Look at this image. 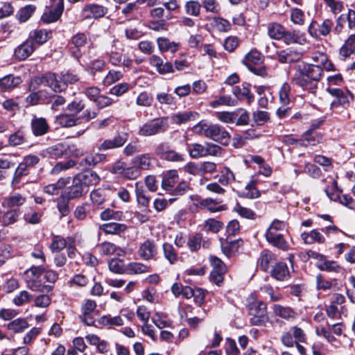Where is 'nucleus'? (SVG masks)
<instances>
[{"instance_id": "nucleus-33", "label": "nucleus", "mask_w": 355, "mask_h": 355, "mask_svg": "<svg viewBox=\"0 0 355 355\" xmlns=\"http://www.w3.org/2000/svg\"><path fill=\"white\" fill-rule=\"evenodd\" d=\"M221 201H218L216 200H214L212 198H205L201 200L199 202L200 207L202 209H206L210 212L214 213L217 211H220L222 210H225V207L224 205H218Z\"/></svg>"}, {"instance_id": "nucleus-21", "label": "nucleus", "mask_w": 355, "mask_h": 355, "mask_svg": "<svg viewBox=\"0 0 355 355\" xmlns=\"http://www.w3.org/2000/svg\"><path fill=\"white\" fill-rule=\"evenodd\" d=\"M299 63L302 65V70L309 75L313 83L318 85V83L322 76V69L318 64H306L304 62Z\"/></svg>"}, {"instance_id": "nucleus-31", "label": "nucleus", "mask_w": 355, "mask_h": 355, "mask_svg": "<svg viewBox=\"0 0 355 355\" xmlns=\"http://www.w3.org/2000/svg\"><path fill=\"white\" fill-rule=\"evenodd\" d=\"M284 30L285 27L277 22H270L267 26L268 36L276 40H282Z\"/></svg>"}, {"instance_id": "nucleus-56", "label": "nucleus", "mask_w": 355, "mask_h": 355, "mask_svg": "<svg viewBox=\"0 0 355 355\" xmlns=\"http://www.w3.org/2000/svg\"><path fill=\"white\" fill-rule=\"evenodd\" d=\"M202 236L200 233H196L191 236L187 241V245L191 252L198 250L201 247Z\"/></svg>"}, {"instance_id": "nucleus-2", "label": "nucleus", "mask_w": 355, "mask_h": 355, "mask_svg": "<svg viewBox=\"0 0 355 355\" xmlns=\"http://www.w3.org/2000/svg\"><path fill=\"white\" fill-rule=\"evenodd\" d=\"M187 151L193 159L207 156H218L221 148L214 144L206 142L204 144L193 143L187 145Z\"/></svg>"}, {"instance_id": "nucleus-52", "label": "nucleus", "mask_w": 355, "mask_h": 355, "mask_svg": "<svg viewBox=\"0 0 355 355\" xmlns=\"http://www.w3.org/2000/svg\"><path fill=\"white\" fill-rule=\"evenodd\" d=\"M220 247L223 253L227 257H230L232 256V253L236 250L237 243L236 242V241L229 240L228 239H221Z\"/></svg>"}, {"instance_id": "nucleus-13", "label": "nucleus", "mask_w": 355, "mask_h": 355, "mask_svg": "<svg viewBox=\"0 0 355 355\" xmlns=\"http://www.w3.org/2000/svg\"><path fill=\"white\" fill-rule=\"evenodd\" d=\"M88 190L76 175L73 178L71 185L67 188V196L69 199H73L82 196Z\"/></svg>"}, {"instance_id": "nucleus-42", "label": "nucleus", "mask_w": 355, "mask_h": 355, "mask_svg": "<svg viewBox=\"0 0 355 355\" xmlns=\"http://www.w3.org/2000/svg\"><path fill=\"white\" fill-rule=\"evenodd\" d=\"M236 104L237 101L229 95L216 96L215 100L209 103V105L212 108H216L220 105L235 106Z\"/></svg>"}, {"instance_id": "nucleus-15", "label": "nucleus", "mask_w": 355, "mask_h": 355, "mask_svg": "<svg viewBox=\"0 0 355 355\" xmlns=\"http://www.w3.org/2000/svg\"><path fill=\"white\" fill-rule=\"evenodd\" d=\"M265 237L272 245L282 250L288 249V244L282 234L277 233V232L266 231Z\"/></svg>"}, {"instance_id": "nucleus-41", "label": "nucleus", "mask_w": 355, "mask_h": 355, "mask_svg": "<svg viewBox=\"0 0 355 355\" xmlns=\"http://www.w3.org/2000/svg\"><path fill=\"white\" fill-rule=\"evenodd\" d=\"M263 60V55L260 52L257 50H252L245 55L243 62L248 68H249V66L262 63Z\"/></svg>"}, {"instance_id": "nucleus-51", "label": "nucleus", "mask_w": 355, "mask_h": 355, "mask_svg": "<svg viewBox=\"0 0 355 355\" xmlns=\"http://www.w3.org/2000/svg\"><path fill=\"white\" fill-rule=\"evenodd\" d=\"M105 53L109 57V62L114 66H120L122 61L121 53L116 50L114 45L107 48Z\"/></svg>"}, {"instance_id": "nucleus-24", "label": "nucleus", "mask_w": 355, "mask_h": 355, "mask_svg": "<svg viewBox=\"0 0 355 355\" xmlns=\"http://www.w3.org/2000/svg\"><path fill=\"white\" fill-rule=\"evenodd\" d=\"M179 179L175 170H170L166 173L162 178V187L166 191H171Z\"/></svg>"}, {"instance_id": "nucleus-6", "label": "nucleus", "mask_w": 355, "mask_h": 355, "mask_svg": "<svg viewBox=\"0 0 355 355\" xmlns=\"http://www.w3.org/2000/svg\"><path fill=\"white\" fill-rule=\"evenodd\" d=\"M295 73L292 79L293 83L302 87L304 89H306L310 91L311 93H314L318 85L313 83L309 75L302 70V65L298 62L295 66Z\"/></svg>"}, {"instance_id": "nucleus-58", "label": "nucleus", "mask_w": 355, "mask_h": 355, "mask_svg": "<svg viewBox=\"0 0 355 355\" xmlns=\"http://www.w3.org/2000/svg\"><path fill=\"white\" fill-rule=\"evenodd\" d=\"M150 15L155 19H162L165 17L166 20H169L172 18L171 12H168L164 6L156 7L151 9Z\"/></svg>"}, {"instance_id": "nucleus-8", "label": "nucleus", "mask_w": 355, "mask_h": 355, "mask_svg": "<svg viewBox=\"0 0 355 355\" xmlns=\"http://www.w3.org/2000/svg\"><path fill=\"white\" fill-rule=\"evenodd\" d=\"M230 135L225 128L218 124H210L207 138L227 145L230 141Z\"/></svg>"}, {"instance_id": "nucleus-30", "label": "nucleus", "mask_w": 355, "mask_h": 355, "mask_svg": "<svg viewBox=\"0 0 355 355\" xmlns=\"http://www.w3.org/2000/svg\"><path fill=\"white\" fill-rule=\"evenodd\" d=\"M149 271V266L139 262H131L125 265V273L128 275H140Z\"/></svg>"}, {"instance_id": "nucleus-7", "label": "nucleus", "mask_w": 355, "mask_h": 355, "mask_svg": "<svg viewBox=\"0 0 355 355\" xmlns=\"http://www.w3.org/2000/svg\"><path fill=\"white\" fill-rule=\"evenodd\" d=\"M334 23L332 20L326 19L321 24H318L315 21H313L308 28L309 33L313 37H318L320 36H327L332 29Z\"/></svg>"}, {"instance_id": "nucleus-53", "label": "nucleus", "mask_w": 355, "mask_h": 355, "mask_svg": "<svg viewBox=\"0 0 355 355\" xmlns=\"http://www.w3.org/2000/svg\"><path fill=\"white\" fill-rule=\"evenodd\" d=\"M290 19L292 23L295 25L303 26L305 23L304 13L301 9L297 8L291 9Z\"/></svg>"}, {"instance_id": "nucleus-37", "label": "nucleus", "mask_w": 355, "mask_h": 355, "mask_svg": "<svg viewBox=\"0 0 355 355\" xmlns=\"http://www.w3.org/2000/svg\"><path fill=\"white\" fill-rule=\"evenodd\" d=\"M274 312L277 316L286 320L295 319L297 317V313L291 308L279 304L274 306Z\"/></svg>"}, {"instance_id": "nucleus-26", "label": "nucleus", "mask_w": 355, "mask_h": 355, "mask_svg": "<svg viewBox=\"0 0 355 355\" xmlns=\"http://www.w3.org/2000/svg\"><path fill=\"white\" fill-rule=\"evenodd\" d=\"M77 175L87 190L89 187L96 185L100 180L98 175L93 171H85L78 173Z\"/></svg>"}, {"instance_id": "nucleus-36", "label": "nucleus", "mask_w": 355, "mask_h": 355, "mask_svg": "<svg viewBox=\"0 0 355 355\" xmlns=\"http://www.w3.org/2000/svg\"><path fill=\"white\" fill-rule=\"evenodd\" d=\"M258 180L252 177L245 187L244 196L249 199H255L260 196V191L257 189Z\"/></svg>"}, {"instance_id": "nucleus-39", "label": "nucleus", "mask_w": 355, "mask_h": 355, "mask_svg": "<svg viewBox=\"0 0 355 355\" xmlns=\"http://www.w3.org/2000/svg\"><path fill=\"white\" fill-rule=\"evenodd\" d=\"M202 4L196 0H189L185 2L184 12L187 15L198 17L200 14Z\"/></svg>"}, {"instance_id": "nucleus-55", "label": "nucleus", "mask_w": 355, "mask_h": 355, "mask_svg": "<svg viewBox=\"0 0 355 355\" xmlns=\"http://www.w3.org/2000/svg\"><path fill=\"white\" fill-rule=\"evenodd\" d=\"M33 295L28 292L27 291H21L18 294H17L13 300V304L17 306H21L26 303L31 302Z\"/></svg>"}, {"instance_id": "nucleus-3", "label": "nucleus", "mask_w": 355, "mask_h": 355, "mask_svg": "<svg viewBox=\"0 0 355 355\" xmlns=\"http://www.w3.org/2000/svg\"><path fill=\"white\" fill-rule=\"evenodd\" d=\"M40 86L49 87L57 92H60L65 89L64 83L59 82L56 76L51 73L35 77L31 82L30 88L35 90Z\"/></svg>"}, {"instance_id": "nucleus-23", "label": "nucleus", "mask_w": 355, "mask_h": 355, "mask_svg": "<svg viewBox=\"0 0 355 355\" xmlns=\"http://www.w3.org/2000/svg\"><path fill=\"white\" fill-rule=\"evenodd\" d=\"M132 163L140 170H148L152 166V156L150 153H144L135 156Z\"/></svg>"}, {"instance_id": "nucleus-60", "label": "nucleus", "mask_w": 355, "mask_h": 355, "mask_svg": "<svg viewBox=\"0 0 355 355\" xmlns=\"http://www.w3.org/2000/svg\"><path fill=\"white\" fill-rule=\"evenodd\" d=\"M202 6L207 12L213 14H218L221 10V6L216 0H202Z\"/></svg>"}, {"instance_id": "nucleus-16", "label": "nucleus", "mask_w": 355, "mask_h": 355, "mask_svg": "<svg viewBox=\"0 0 355 355\" xmlns=\"http://www.w3.org/2000/svg\"><path fill=\"white\" fill-rule=\"evenodd\" d=\"M250 84L248 83H243L240 85L235 86L232 88L233 94L239 100L245 99L248 103H251L254 101V95L250 92Z\"/></svg>"}, {"instance_id": "nucleus-20", "label": "nucleus", "mask_w": 355, "mask_h": 355, "mask_svg": "<svg viewBox=\"0 0 355 355\" xmlns=\"http://www.w3.org/2000/svg\"><path fill=\"white\" fill-rule=\"evenodd\" d=\"M199 114L194 111L178 112L171 116L173 123L180 125L196 120Z\"/></svg>"}, {"instance_id": "nucleus-44", "label": "nucleus", "mask_w": 355, "mask_h": 355, "mask_svg": "<svg viewBox=\"0 0 355 355\" xmlns=\"http://www.w3.org/2000/svg\"><path fill=\"white\" fill-rule=\"evenodd\" d=\"M157 43L161 52L171 51V53H175L178 49V44L175 42H170L166 37H158Z\"/></svg>"}, {"instance_id": "nucleus-46", "label": "nucleus", "mask_w": 355, "mask_h": 355, "mask_svg": "<svg viewBox=\"0 0 355 355\" xmlns=\"http://www.w3.org/2000/svg\"><path fill=\"white\" fill-rule=\"evenodd\" d=\"M139 182L135 183V193L137 197V201L139 205L144 207L145 209H148L150 202V198L148 196H146V192L143 189L141 186H139Z\"/></svg>"}, {"instance_id": "nucleus-19", "label": "nucleus", "mask_w": 355, "mask_h": 355, "mask_svg": "<svg viewBox=\"0 0 355 355\" xmlns=\"http://www.w3.org/2000/svg\"><path fill=\"white\" fill-rule=\"evenodd\" d=\"M322 140V135L320 133L306 130L297 141L300 142L301 146H307L309 145L315 146L321 142Z\"/></svg>"}, {"instance_id": "nucleus-38", "label": "nucleus", "mask_w": 355, "mask_h": 355, "mask_svg": "<svg viewBox=\"0 0 355 355\" xmlns=\"http://www.w3.org/2000/svg\"><path fill=\"white\" fill-rule=\"evenodd\" d=\"M289 275L288 268L286 263H278L275 264L271 271V275L277 280L283 281Z\"/></svg>"}, {"instance_id": "nucleus-61", "label": "nucleus", "mask_w": 355, "mask_h": 355, "mask_svg": "<svg viewBox=\"0 0 355 355\" xmlns=\"http://www.w3.org/2000/svg\"><path fill=\"white\" fill-rule=\"evenodd\" d=\"M27 286L33 291L44 292L51 290V286L49 285H43L35 279H29L27 280Z\"/></svg>"}, {"instance_id": "nucleus-18", "label": "nucleus", "mask_w": 355, "mask_h": 355, "mask_svg": "<svg viewBox=\"0 0 355 355\" xmlns=\"http://www.w3.org/2000/svg\"><path fill=\"white\" fill-rule=\"evenodd\" d=\"M35 47L31 40H27L15 50V56L19 60H24L34 51Z\"/></svg>"}, {"instance_id": "nucleus-11", "label": "nucleus", "mask_w": 355, "mask_h": 355, "mask_svg": "<svg viewBox=\"0 0 355 355\" xmlns=\"http://www.w3.org/2000/svg\"><path fill=\"white\" fill-rule=\"evenodd\" d=\"M157 254V246L154 241L150 239L142 243L138 250V254L145 261L153 259Z\"/></svg>"}, {"instance_id": "nucleus-32", "label": "nucleus", "mask_w": 355, "mask_h": 355, "mask_svg": "<svg viewBox=\"0 0 355 355\" xmlns=\"http://www.w3.org/2000/svg\"><path fill=\"white\" fill-rule=\"evenodd\" d=\"M69 178H60L56 183L50 184L43 188V191L50 196H57L68 183Z\"/></svg>"}, {"instance_id": "nucleus-10", "label": "nucleus", "mask_w": 355, "mask_h": 355, "mask_svg": "<svg viewBox=\"0 0 355 355\" xmlns=\"http://www.w3.org/2000/svg\"><path fill=\"white\" fill-rule=\"evenodd\" d=\"M107 12V8L96 3H89L84 6L83 14L85 19H98L104 17Z\"/></svg>"}, {"instance_id": "nucleus-48", "label": "nucleus", "mask_w": 355, "mask_h": 355, "mask_svg": "<svg viewBox=\"0 0 355 355\" xmlns=\"http://www.w3.org/2000/svg\"><path fill=\"white\" fill-rule=\"evenodd\" d=\"M302 239L307 244H311L315 241L322 243L324 241V236L316 230H313L310 232H304L301 235Z\"/></svg>"}, {"instance_id": "nucleus-28", "label": "nucleus", "mask_w": 355, "mask_h": 355, "mask_svg": "<svg viewBox=\"0 0 355 355\" xmlns=\"http://www.w3.org/2000/svg\"><path fill=\"white\" fill-rule=\"evenodd\" d=\"M126 225L122 223H107L99 226V230L106 234H119L126 230Z\"/></svg>"}, {"instance_id": "nucleus-62", "label": "nucleus", "mask_w": 355, "mask_h": 355, "mask_svg": "<svg viewBox=\"0 0 355 355\" xmlns=\"http://www.w3.org/2000/svg\"><path fill=\"white\" fill-rule=\"evenodd\" d=\"M109 269L116 274L125 273V265L123 264V261L119 259H112L108 262Z\"/></svg>"}, {"instance_id": "nucleus-1", "label": "nucleus", "mask_w": 355, "mask_h": 355, "mask_svg": "<svg viewBox=\"0 0 355 355\" xmlns=\"http://www.w3.org/2000/svg\"><path fill=\"white\" fill-rule=\"evenodd\" d=\"M168 128L167 117H159L148 121L139 129L138 135L141 137H151L166 132Z\"/></svg>"}, {"instance_id": "nucleus-43", "label": "nucleus", "mask_w": 355, "mask_h": 355, "mask_svg": "<svg viewBox=\"0 0 355 355\" xmlns=\"http://www.w3.org/2000/svg\"><path fill=\"white\" fill-rule=\"evenodd\" d=\"M171 292L175 297L182 296L185 299L191 298V288L184 286L180 283H174L171 286Z\"/></svg>"}, {"instance_id": "nucleus-50", "label": "nucleus", "mask_w": 355, "mask_h": 355, "mask_svg": "<svg viewBox=\"0 0 355 355\" xmlns=\"http://www.w3.org/2000/svg\"><path fill=\"white\" fill-rule=\"evenodd\" d=\"M26 202V198L19 193H15L12 196L6 198L3 202V205L8 207H19L24 205Z\"/></svg>"}, {"instance_id": "nucleus-5", "label": "nucleus", "mask_w": 355, "mask_h": 355, "mask_svg": "<svg viewBox=\"0 0 355 355\" xmlns=\"http://www.w3.org/2000/svg\"><path fill=\"white\" fill-rule=\"evenodd\" d=\"M96 307L97 304L94 300H85L81 304L80 314L78 316L80 320L87 326L94 325V318L98 315Z\"/></svg>"}, {"instance_id": "nucleus-64", "label": "nucleus", "mask_w": 355, "mask_h": 355, "mask_svg": "<svg viewBox=\"0 0 355 355\" xmlns=\"http://www.w3.org/2000/svg\"><path fill=\"white\" fill-rule=\"evenodd\" d=\"M233 210L243 218L248 219L254 218L255 213L252 210L247 207H244L239 203L235 205Z\"/></svg>"}, {"instance_id": "nucleus-4", "label": "nucleus", "mask_w": 355, "mask_h": 355, "mask_svg": "<svg viewBox=\"0 0 355 355\" xmlns=\"http://www.w3.org/2000/svg\"><path fill=\"white\" fill-rule=\"evenodd\" d=\"M250 322L253 325L261 326L268 321L266 304L261 301H255L248 306Z\"/></svg>"}, {"instance_id": "nucleus-17", "label": "nucleus", "mask_w": 355, "mask_h": 355, "mask_svg": "<svg viewBox=\"0 0 355 355\" xmlns=\"http://www.w3.org/2000/svg\"><path fill=\"white\" fill-rule=\"evenodd\" d=\"M63 10L64 0H59V3L55 8L49 10L43 13L42 20L47 24L55 22L60 17Z\"/></svg>"}, {"instance_id": "nucleus-59", "label": "nucleus", "mask_w": 355, "mask_h": 355, "mask_svg": "<svg viewBox=\"0 0 355 355\" xmlns=\"http://www.w3.org/2000/svg\"><path fill=\"white\" fill-rule=\"evenodd\" d=\"M291 87L288 83H284L279 92V101L282 105L286 106L290 103Z\"/></svg>"}, {"instance_id": "nucleus-27", "label": "nucleus", "mask_w": 355, "mask_h": 355, "mask_svg": "<svg viewBox=\"0 0 355 355\" xmlns=\"http://www.w3.org/2000/svg\"><path fill=\"white\" fill-rule=\"evenodd\" d=\"M57 121L61 126L67 128L72 127L81 123L80 116H78L75 114H60L57 117Z\"/></svg>"}, {"instance_id": "nucleus-34", "label": "nucleus", "mask_w": 355, "mask_h": 355, "mask_svg": "<svg viewBox=\"0 0 355 355\" xmlns=\"http://www.w3.org/2000/svg\"><path fill=\"white\" fill-rule=\"evenodd\" d=\"M315 265L318 269L324 271L340 272L343 270L336 261L328 260L325 256L322 261Z\"/></svg>"}, {"instance_id": "nucleus-57", "label": "nucleus", "mask_w": 355, "mask_h": 355, "mask_svg": "<svg viewBox=\"0 0 355 355\" xmlns=\"http://www.w3.org/2000/svg\"><path fill=\"white\" fill-rule=\"evenodd\" d=\"M106 157V155L103 153L90 154L85 157L84 162L89 166H94L98 163L105 161Z\"/></svg>"}, {"instance_id": "nucleus-12", "label": "nucleus", "mask_w": 355, "mask_h": 355, "mask_svg": "<svg viewBox=\"0 0 355 355\" xmlns=\"http://www.w3.org/2000/svg\"><path fill=\"white\" fill-rule=\"evenodd\" d=\"M100 255L103 257H107L116 255L118 257L123 256L125 254L124 250L116 244L110 242L104 241L96 245Z\"/></svg>"}, {"instance_id": "nucleus-47", "label": "nucleus", "mask_w": 355, "mask_h": 355, "mask_svg": "<svg viewBox=\"0 0 355 355\" xmlns=\"http://www.w3.org/2000/svg\"><path fill=\"white\" fill-rule=\"evenodd\" d=\"M98 322L103 326H122L124 322L120 315L112 316L110 315H103L100 318Z\"/></svg>"}, {"instance_id": "nucleus-49", "label": "nucleus", "mask_w": 355, "mask_h": 355, "mask_svg": "<svg viewBox=\"0 0 355 355\" xmlns=\"http://www.w3.org/2000/svg\"><path fill=\"white\" fill-rule=\"evenodd\" d=\"M69 243V237L64 239L60 236H53L49 248L52 252H58L64 249Z\"/></svg>"}, {"instance_id": "nucleus-45", "label": "nucleus", "mask_w": 355, "mask_h": 355, "mask_svg": "<svg viewBox=\"0 0 355 355\" xmlns=\"http://www.w3.org/2000/svg\"><path fill=\"white\" fill-rule=\"evenodd\" d=\"M274 261V255L268 250H263L260 254L258 264L262 270L266 271L268 269L270 263H273Z\"/></svg>"}, {"instance_id": "nucleus-63", "label": "nucleus", "mask_w": 355, "mask_h": 355, "mask_svg": "<svg viewBox=\"0 0 355 355\" xmlns=\"http://www.w3.org/2000/svg\"><path fill=\"white\" fill-rule=\"evenodd\" d=\"M238 116V112H221L217 114V119L226 123H234Z\"/></svg>"}, {"instance_id": "nucleus-25", "label": "nucleus", "mask_w": 355, "mask_h": 355, "mask_svg": "<svg viewBox=\"0 0 355 355\" xmlns=\"http://www.w3.org/2000/svg\"><path fill=\"white\" fill-rule=\"evenodd\" d=\"M31 128L35 136H42L46 134L49 126L44 118H35L31 121Z\"/></svg>"}, {"instance_id": "nucleus-54", "label": "nucleus", "mask_w": 355, "mask_h": 355, "mask_svg": "<svg viewBox=\"0 0 355 355\" xmlns=\"http://www.w3.org/2000/svg\"><path fill=\"white\" fill-rule=\"evenodd\" d=\"M36 8L33 5H27L19 10L17 18L20 22H25L30 19Z\"/></svg>"}, {"instance_id": "nucleus-9", "label": "nucleus", "mask_w": 355, "mask_h": 355, "mask_svg": "<svg viewBox=\"0 0 355 355\" xmlns=\"http://www.w3.org/2000/svg\"><path fill=\"white\" fill-rule=\"evenodd\" d=\"M128 139L126 132L117 134L113 139L104 140L98 146V149L101 151L118 148L123 146Z\"/></svg>"}, {"instance_id": "nucleus-40", "label": "nucleus", "mask_w": 355, "mask_h": 355, "mask_svg": "<svg viewBox=\"0 0 355 355\" xmlns=\"http://www.w3.org/2000/svg\"><path fill=\"white\" fill-rule=\"evenodd\" d=\"M162 250L164 258L171 264H175L178 261V254L172 244L164 243Z\"/></svg>"}, {"instance_id": "nucleus-35", "label": "nucleus", "mask_w": 355, "mask_h": 355, "mask_svg": "<svg viewBox=\"0 0 355 355\" xmlns=\"http://www.w3.org/2000/svg\"><path fill=\"white\" fill-rule=\"evenodd\" d=\"M28 323L26 318H19L7 324V329L12 331L15 334L23 332L28 327Z\"/></svg>"}, {"instance_id": "nucleus-14", "label": "nucleus", "mask_w": 355, "mask_h": 355, "mask_svg": "<svg viewBox=\"0 0 355 355\" xmlns=\"http://www.w3.org/2000/svg\"><path fill=\"white\" fill-rule=\"evenodd\" d=\"M40 155L44 158L58 159L65 156V144H56L41 151Z\"/></svg>"}, {"instance_id": "nucleus-29", "label": "nucleus", "mask_w": 355, "mask_h": 355, "mask_svg": "<svg viewBox=\"0 0 355 355\" xmlns=\"http://www.w3.org/2000/svg\"><path fill=\"white\" fill-rule=\"evenodd\" d=\"M301 54L291 49H286L277 53V59L282 63H290L297 61Z\"/></svg>"}, {"instance_id": "nucleus-22", "label": "nucleus", "mask_w": 355, "mask_h": 355, "mask_svg": "<svg viewBox=\"0 0 355 355\" xmlns=\"http://www.w3.org/2000/svg\"><path fill=\"white\" fill-rule=\"evenodd\" d=\"M21 83V79L19 76L6 75L0 79V92L12 90Z\"/></svg>"}]
</instances>
